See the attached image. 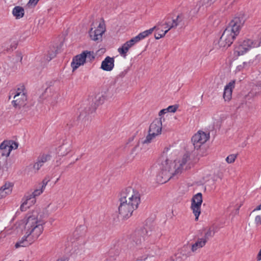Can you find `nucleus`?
<instances>
[{
    "label": "nucleus",
    "mask_w": 261,
    "mask_h": 261,
    "mask_svg": "<svg viewBox=\"0 0 261 261\" xmlns=\"http://www.w3.org/2000/svg\"><path fill=\"white\" fill-rule=\"evenodd\" d=\"M172 154V150L170 147L165 148L156 163L152 167V169L158 170L157 176L161 178L160 181L162 183L166 182L174 175L181 173L184 166L189 160V154L186 153L181 161L177 164L175 161L173 162L171 156Z\"/></svg>",
    "instance_id": "obj_1"
},
{
    "label": "nucleus",
    "mask_w": 261,
    "mask_h": 261,
    "mask_svg": "<svg viewBox=\"0 0 261 261\" xmlns=\"http://www.w3.org/2000/svg\"><path fill=\"white\" fill-rule=\"evenodd\" d=\"M44 223L42 214L37 211L28 214L24 226L25 234L15 244V248L29 246L36 241L43 232Z\"/></svg>",
    "instance_id": "obj_2"
},
{
    "label": "nucleus",
    "mask_w": 261,
    "mask_h": 261,
    "mask_svg": "<svg viewBox=\"0 0 261 261\" xmlns=\"http://www.w3.org/2000/svg\"><path fill=\"white\" fill-rule=\"evenodd\" d=\"M245 21V16L243 14H239L233 18L219 39L218 44L220 47H228L233 43Z\"/></svg>",
    "instance_id": "obj_3"
},
{
    "label": "nucleus",
    "mask_w": 261,
    "mask_h": 261,
    "mask_svg": "<svg viewBox=\"0 0 261 261\" xmlns=\"http://www.w3.org/2000/svg\"><path fill=\"white\" fill-rule=\"evenodd\" d=\"M80 227L73 232V241H72L71 253L81 254L85 251V245L86 243L85 232L82 231Z\"/></svg>",
    "instance_id": "obj_4"
},
{
    "label": "nucleus",
    "mask_w": 261,
    "mask_h": 261,
    "mask_svg": "<svg viewBox=\"0 0 261 261\" xmlns=\"http://www.w3.org/2000/svg\"><path fill=\"white\" fill-rule=\"evenodd\" d=\"M162 129V122L161 118L155 119L150 124L148 135L145 139L142 141L143 144L150 143L157 136L161 134Z\"/></svg>",
    "instance_id": "obj_5"
},
{
    "label": "nucleus",
    "mask_w": 261,
    "mask_h": 261,
    "mask_svg": "<svg viewBox=\"0 0 261 261\" xmlns=\"http://www.w3.org/2000/svg\"><path fill=\"white\" fill-rule=\"evenodd\" d=\"M140 197V194L137 189L128 187L121 191L119 198L139 205L141 202Z\"/></svg>",
    "instance_id": "obj_6"
},
{
    "label": "nucleus",
    "mask_w": 261,
    "mask_h": 261,
    "mask_svg": "<svg viewBox=\"0 0 261 261\" xmlns=\"http://www.w3.org/2000/svg\"><path fill=\"white\" fill-rule=\"evenodd\" d=\"M120 204L118 207L119 214L123 219L130 217L134 210L138 207V205L134 204L126 200L119 198Z\"/></svg>",
    "instance_id": "obj_7"
},
{
    "label": "nucleus",
    "mask_w": 261,
    "mask_h": 261,
    "mask_svg": "<svg viewBox=\"0 0 261 261\" xmlns=\"http://www.w3.org/2000/svg\"><path fill=\"white\" fill-rule=\"evenodd\" d=\"M259 43L258 41L250 39H245L241 42L234 48V54L237 56L243 55L252 48L258 47Z\"/></svg>",
    "instance_id": "obj_8"
},
{
    "label": "nucleus",
    "mask_w": 261,
    "mask_h": 261,
    "mask_svg": "<svg viewBox=\"0 0 261 261\" xmlns=\"http://www.w3.org/2000/svg\"><path fill=\"white\" fill-rule=\"evenodd\" d=\"M146 232V230H141L136 231L133 236V242L130 246V249L133 251L138 249H142L144 248L143 242L144 241V234Z\"/></svg>",
    "instance_id": "obj_9"
},
{
    "label": "nucleus",
    "mask_w": 261,
    "mask_h": 261,
    "mask_svg": "<svg viewBox=\"0 0 261 261\" xmlns=\"http://www.w3.org/2000/svg\"><path fill=\"white\" fill-rule=\"evenodd\" d=\"M209 134H206L202 131H198L192 138V141L195 149L197 150L204 144L209 139Z\"/></svg>",
    "instance_id": "obj_10"
},
{
    "label": "nucleus",
    "mask_w": 261,
    "mask_h": 261,
    "mask_svg": "<svg viewBox=\"0 0 261 261\" xmlns=\"http://www.w3.org/2000/svg\"><path fill=\"white\" fill-rule=\"evenodd\" d=\"M202 202V196L201 193L195 195L192 200L191 209L195 216V220H197L201 213V205Z\"/></svg>",
    "instance_id": "obj_11"
},
{
    "label": "nucleus",
    "mask_w": 261,
    "mask_h": 261,
    "mask_svg": "<svg viewBox=\"0 0 261 261\" xmlns=\"http://www.w3.org/2000/svg\"><path fill=\"white\" fill-rule=\"evenodd\" d=\"M43 189H36L32 193L26 196L25 201L21 205L20 209L25 211L27 207L33 205L35 202V197L40 195L43 192Z\"/></svg>",
    "instance_id": "obj_12"
},
{
    "label": "nucleus",
    "mask_w": 261,
    "mask_h": 261,
    "mask_svg": "<svg viewBox=\"0 0 261 261\" xmlns=\"http://www.w3.org/2000/svg\"><path fill=\"white\" fill-rule=\"evenodd\" d=\"M106 31L105 24L103 22H100L98 28L93 30L92 28L89 31V35L91 39L94 41L101 40L102 34Z\"/></svg>",
    "instance_id": "obj_13"
},
{
    "label": "nucleus",
    "mask_w": 261,
    "mask_h": 261,
    "mask_svg": "<svg viewBox=\"0 0 261 261\" xmlns=\"http://www.w3.org/2000/svg\"><path fill=\"white\" fill-rule=\"evenodd\" d=\"M86 62V56L82 53L74 57L71 63L72 72H74L80 66L83 65Z\"/></svg>",
    "instance_id": "obj_14"
},
{
    "label": "nucleus",
    "mask_w": 261,
    "mask_h": 261,
    "mask_svg": "<svg viewBox=\"0 0 261 261\" xmlns=\"http://www.w3.org/2000/svg\"><path fill=\"white\" fill-rule=\"evenodd\" d=\"M27 97L25 92L15 93L14 100L12 101L13 106L15 107H20L24 106L26 104Z\"/></svg>",
    "instance_id": "obj_15"
},
{
    "label": "nucleus",
    "mask_w": 261,
    "mask_h": 261,
    "mask_svg": "<svg viewBox=\"0 0 261 261\" xmlns=\"http://www.w3.org/2000/svg\"><path fill=\"white\" fill-rule=\"evenodd\" d=\"M235 81H232L227 84L224 90L223 98L225 101H229L232 97V89L234 88Z\"/></svg>",
    "instance_id": "obj_16"
},
{
    "label": "nucleus",
    "mask_w": 261,
    "mask_h": 261,
    "mask_svg": "<svg viewBox=\"0 0 261 261\" xmlns=\"http://www.w3.org/2000/svg\"><path fill=\"white\" fill-rule=\"evenodd\" d=\"M114 67V59L110 57H107L101 62V68L107 71H111Z\"/></svg>",
    "instance_id": "obj_17"
},
{
    "label": "nucleus",
    "mask_w": 261,
    "mask_h": 261,
    "mask_svg": "<svg viewBox=\"0 0 261 261\" xmlns=\"http://www.w3.org/2000/svg\"><path fill=\"white\" fill-rule=\"evenodd\" d=\"M50 159V156L48 154H42L38 156L36 162L34 164L33 168L38 171L47 161Z\"/></svg>",
    "instance_id": "obj_18"
},
{
    "label": "nucleus",
    "mask_w": 261,
    "mask_h": 261,
    "mask_svg": "<svg viewBox=\"0 0 261 261\" xmlns=\"http://www.w3.org/2000/svg\"><path fill=\"white\" fill-rule=\"evenodd\" d=\"M13 185L11 182H6L0 188V199L5 197L11 193Z\"/></svg>",
    "instance_id": "obj_19"
},
{
    "label": "nucleus",
    "mask_w": 261,
    "mask_h": 261,
    "mask_svg": "<svg viewBox=\"0 0 261 261\" xmlns=\"http://www.w3.org/2000/svg\"><path fill=\"white\" fill-rule=\"evenodd\" d=\"M95 98L96 100L95 101L94 106H92V108H89L88 110H86V113L90 114L95 112L97 106L103 103L105 99V97L102 95L96 96Z\"/></svg>",
    "instance_id": "obj_20"
},
{
    "label": "nucleus",
    "mask_w": 261,
    "mask_h": 261,
    "mask_svg": "<svg viewBox=\"0 0 261 261\" xmlns=\"http://www.w3.org/2000/svg\"><path fill=\"white\" fill-rule=\"evenodd\" d=\"M206 242L202 238H198L197 240L191 245V251L193 252H196L198 249L203 247Z\"/></svg>",
    "instance_id": "obj_21"
},
{
    "label": "nucleus",
    "mask_w": 261,
    "mask_h": 261,
    "mask_svg": "<svg viewBox=\"0 0 261 261\" xmlns=\"http://www.w3.org/2000/svg\"><path fill=\"white\" fill-rule=\"evenodd\" d=\"M12 14L16 19L22 18L24 15V9L21 6H15L12 10Z\"/></svg>",
    "instance_id": "obj_22"
},
{
    "label": "nucleus",
    "mask_w": 261,
    "mask_h": 261,
    "mask_svg": "<svg viewBox=\"0 0 261 261\" xmlns=\"http://www.w3.org/2000/svg\"><path fill=\"white\" fill-rule=\"evenodd\" d=\"M6 143H7L4 141L0 145V159L4 158H7L10 155V151L8 149V148Z\"/></svg>",
    "instance_id": "obj_23"
},
{
    "label": "nucleus",
    "mask_w": 261,
    "mask_h": 261,
    "mask_svg": "<svg viewBox=\"0 0 261 261\" xmlns=\"http://www.w3.org/2000/svg\"><path fill=\"white\" fill-rule=\"evenodd\" d=\"M132 47V46L128 43V42L126 41L121 47H119L118 49V51L121 56L125 58L126 56L127 51Z\"/></svg>",
    "instance_id": "obj_24"
},
{
    "label": "nucleus",
    "mask_w": 261,
    "mask_h": 261,
    "mask_svg": "<svg viewBox=\"0 0 261 261\" xmlns=\"http://www.w3.org/2000/svg\"><path fill=\"white\" fill-rule=\"evenodd\" d=\"M155 28H156V27H154L151 28L148 30H146L143 32L139 33L137 36H136V37L138 38V40L139 42L140 40L144 39L145 37H147L150 34H151Z\"/></svg>",
    "instance_id": "obj_25"
},
{
    "label": "nucleus",
    "mask_w": 261,
    "mask_h": 261,
    "mask_svg": "<svg viewBox=\"0 0 261 261\" xmlns=\"http://www.w3.org/2000/svg\"><path fill=\"white\" fill-rule=\"evenodd\" d=\"M252 64L253 62L251 61V60L249 61L244 62L241 64L238 65L237 67L236 70L238 71H241L244 69H248L252 65Z\"/></svg>",
    "instance_id": "obj_26"
},
{
    "label": "nucleus",
    "mask_w": 261,
    "mask_h": 261,
    "mask_svg": "<svg viewBox=\"0 0 261 261\" xmlns=\"http://www.w3.org/2000/svg\"><path fill=\"white\" fill-rule=\"evenodd\" d=\"M214 234L215 231L214 229L210 227L207 229L205 230L204 236L202 237V238L204 240H205V242L207 243L208 240L214 236Z\"/></svg>",
    "instance_id": "obj_27"
},
{
    "label": "nucleus",
    "mask_w": 261,
    "mask_h": 261,
    "mask_svg": "<svg viewBox=\"0 0 261 261\" xmlns=\"http://www.w3.org/2000/svg\"><path fill=\"white\" fill-rule=\"evenodd\" d=\"M181 21V19L180 18L179 16H177L175 19H173L172 22L171 24H169V22H166V25L168 28L167 30L168 31L172 28H176L179 24V23Z\"/></svg>",
    "instance_id": "obj_28"
},
{
    "label": "nucleus",
    "mask_w": 261,
    "mask_h": 261,
    "mask_svg": "<svg viewBox=\"0 0 261 261\" xmlns=\"http://www.w3.org/2000/svg\"><path fill=\"white\" fill-rule=\"evenodd\" d=\"M5 142H7V143H6L7 146V148L8 150L10 151V153L12 151L13 149H17L18 144L17 143L14 142L13 141H4Z\"/></svg>",
    "instance_id": "obj_29"
},
{
    "label": "nucleus",
    "mask_w": 261,
    "mask_h": 261,
    "mask_svg": "<svg viewBox=\"0 0 261 261\" xmlns=\"http://www.w3.org/2000/svg\"><path fill=\"white\" fill-rule=\"evenodd\" d=\"M141 150V148L140 147L139 143L138 142L137 144L132 148L130 151V154L132 155L133 157H135L139 153Z\"/></svg>",
    "instance_id": "obj_30"
},
{
    "label": "nucleus",
    "mask_w": 261,
    "mask_h": 261,
    "mask_svg": "<svg viewBox=\"0 0 261 261\" xmlns=\"http://www.w3.org/2000/svg\"><path fill=\"white\" fill-rule=\"evenodd\" d=\"M82 53L86 56V59H87L90 61H92L95 58L93 52L85 50L83 51Z\"/></svg>",
    "instance_id": "obj_31"
},
{
    "label": "nucleus",
    "mask_w": 261,
    "mask_h": 261,
    "mask_svg": "<svg viewBox=\"0 0 261 261\" xmlns=\"http://www.w3.org/2000/svg\"><path fill=\"white\" fill-rule=\"evenodd\" d=\"M237 154H231L229 155L226 159V161L228 164H231L233 163L237 159Z\"/></svg>",
    "instance_id": "obj_32"
},
{
    "label": "nucleus",
    "mask_w": 261,
    "mask_h": 261,
    "mask_svg": "<svg viewBox=\"0 0 261 261\" xmlns=\"http://www.w3.org/2000/svg\"><path fill=\"white\" fill-rule=\"evenodd\" d=\"M161 33L155 32L154 33V37L156 39H159L163 37L165 34L168 32V30H166L164 32L163 30L161 31Z\"/></svg>",
    "instance_id": "obj_33"
},
{
    "label": "nucleus",
    "mask_w": 261,
    "mask_h": 261,
    "mask_svg": "<svg viewBox=\"0 0 261 261\" xmlns=\"http://www.w3.org/2000/svg\"><path fill=\"white\" fill-rule=\"evenodd\" d=\"M178 107L176 105L170 106L167 108L168 112L174 113L177 110Z\"/></svg>",
    "instance_id": "obj_34"
},
{
    "label": "nucleus",
    "mask_w": 261,
    "mask_h": 261,
    "mask_svg": "<svg viewBox=\"0 0 261 261\" xmlns=\"http://www.w3.org/2000/svg\"><path fill=\"white\" fill-rule=\"evenodd\" d=\"M65 149V146H60V148L59 149L58 154L61 156H64V155H66L68 153V151H66V152L63 151V150Z\"/></svg>",
    "instance_id": "obj_35"
},
{
    "label": "nucleus",
    "mask_w": 261,
    "mask_h": 261,
    "mask_svg": "<svg viewBox=\"0 0 261 261\" xmlns=\"http://www.w3.org/2000/svg\"><path fill=\"white\" fill-rule=\"evenodd\" d=\"M127 42H128V43L132 46H133V45H134L136 43H137V42H139L138 40V38L136 37H133V38H132L130 40H129V41H127Z\"/></svg>",
    "instance_id": "obj_36"
},
{
    "label": "nucleus",
    "mask_w": 261,
    "mask_h": 261,
    "mask_svg": "<svg viewBox=\"0 0 261 261\" xmlns=\"http://www.w3.org/2000/svg\"><path fill=\"white\" fill-rule=\"evenodd\" d=\"M255 222L257 225L261 224V216H256L255 218Z\"/></svg>",
    "instance_id": "obj_37"
},
{
    "label": "nucleus",
    "mask_w": 261,
    "mask_h": 261,
    "mask_svg": "<svg viewBox=\"0 0 261 261\" xmlns=\"http://www.w3.org/2000/svg\"><path fill=\"white\" fill-rule=\"evenodd\" d=\"M21 92H25L24 91V87L23 86H21L20 88H18L17 90L15 92V93H19Z\"/></svg>",
    "instance_id": "obj_38"
},
{
    "label": "nucleus",
    "mask_w": 261,
    "mask_h": 261,
    "mask_svg": "<svg viewBox=\"0 0 261 261\" xmlns=\"http://www.w3.org/2000/svg\"><path fill=\"white\" fill-rule=\"evenodd\" d=\"M48 181V180H46V179H43V180L42 181V185L41 186L42 189H44L45 188Z\"/></svg>",
    "instance_id": "obj_39"
},
{
    "label": "nucleus",
    "mask_w": 261,
    "mask_h": 261,
    "mask_svg": "<svg viewBox=\"0 0 261 261\" xmlns=\"http://www.w3.org/2000/svg\"><path fill=\"white\" fill-rule=\"evenodd\" d=\"M167 112H168V111H167V109H163V110H161V111H160V112H159V116H162V115H163V114H165V113H167Z\"/></svg>",
    "instance_id": "obj_40"
},
{
    "label": "nucleus",
    "mask_w": 261,
    "mask_h": 261,
    "mask_svg": "<svg viewBox=\"0 0 261 261\" xmlns=\"http://www.w3.org/2000/svg\"><path fill=\"white\" fill-rule=\"evenodd\" d=\"M197 154L201 156H203L206 155V152L205 151H201V149H200L197 152Z\"/></svg>",
    "instance_id": "obj_41"
},
{
    "label": "nucleus",
    "mask_w": 261,
    "mask_h": 261,
    "mask_svg": "<svg viewBox=\"0 0 261 261\" xmlns=\"http://www.w3.org/2000/svg\"><path fill=\"white\" fill-rule=\"evenodd\" d=\"M38 1H39V0H30L29 4H31V5H34L35 6L37 4Z\"/></svg>",
    "instance_id": "obj_42"
},
{
    "label": "nucleus",
    "mask_w": 261,
    "mask_h": 261,
    "mask_svg": "<svg viewBox=\"0 0 261 261\" xmlns=\"http://www.w3.org/2000/svg\"><path fill=\"white\" fill-rule=\"evenodd\" d=\"M69 259L68 257H63L60 258H58L56 261H68Z\"/></svg>",
    "instance_id": "obj_43"
},
{
    "label": "nucleus",
    "mask_w": 261,
    "mask_h": 261,
    "mask_svg": "<svg viewBox=\"0 0 261 261\" xmlns=\"http://www.w3.org/2000/svg\"><path fill=\"white\" fill-rule=\"evenodd\" d=\"M17 46V43L16 42H14L13 44H11V48H12V50L13 49H15Z\"/></svg>",
    "instance_id": "obj_44"
},
{
    "label": "nucleus",
    "mask_w": 261,
    "mask_h": 261,
    "mask_svg": "<svg viewBox=\"0 0 261 261\" xmlns=\"http://www.w3.org/2000/svg\"><path fill=\"white\" fill-rule=\"evenodd\" d=\"M261 210V204L259 205L258 206H257L253 211L252 212L255 211H258Z\"/></svg>",
    "instance_id": "obj_45"
},
{
    "label": "nucleus",
    "mask_w": 261,
    "mask_h": 261,
    "mask_svg": "<svg viewBox=\"0 0 261 261\" xmlns=\"http://www.w3.org/2000/svg\"><path fill=\"white\" fill-rule=\"evenodd\" d=\"M49 55H50V57H49V59H48V61H50V60H51L52 58H53L54 57H55L56 53H53V54Z\"/></svg>",
    "instance_id": "obj_46"
},
{
    "label": "nucleus",
    "mask_w": 261,
    "mask_h": 261,
    "mask_svg": "<svg viewBox=\"0 0 261 261\" xmlns=\"http://www.w3.org/2000/svg\"><path fill=\"white\" fill-rule=\"evenodd\" d=\"M257 259H258V260L261 259V249L260 250V251L258 252V254L257 255Z\"/></svg>",
    "instance_id": "obj_47"
},
{
    "label": "nucleus",
    "mask_w": 261,
    "mask_h": 261,
    "mask_svg": "<svg viewBox=\"0 0 261 261\" xmlns=\"http://www.w3.org/2000/svg\"><path fill=\"white\" fill-rule=\"evenodd\" d=\"M146 257H145L143 259H141V260H139V259H137L136 261H145V259H146Z\"/></svg>",
    "instance_id": "obj_48"
},
{
    "label": "nucleus",
    "mask_w": 261,
    "mask_h": 261,
    "mask_svg": "<svg viewBox=\"0 0 261 261\" xmlns=\"http://www.w3.org/2000/svg\"><path fill=\"white\" fill-rule=\"evenodd\" d=\"M239 213V208L236 210V213L238 214Z\"/></svg>",
    "instance_id": "obj_49"
},
{
    "label": "nucleus",
    "mask_w": 261,
    "mask_h": 261,
    "mask_svg": "<svg viewBox=\"0 0 261 261\" xmlns=\"http://www.w3.org/2000/svg\"><path fill=\"white\" fill-rule=\"evenodd\" d=\"M19 261H21V260H19Z\"/></svg>",
    "instance_id": "obj_50"
}]
</instances>
